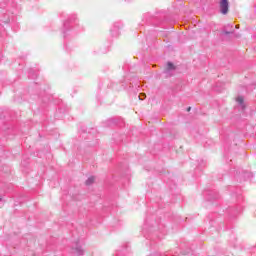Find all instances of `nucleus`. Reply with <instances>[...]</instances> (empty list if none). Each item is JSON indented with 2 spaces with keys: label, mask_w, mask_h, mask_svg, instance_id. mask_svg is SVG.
Instances as JSON below:
<instances>
[{
  "label": "nucleus",
  "mask_w": 256,
  "mask_h": 256,
  "mask_svg": "<svg viewBox=\"0 0 256 256\" xmlns=\"http://www.w3.org/2000/svg\"><path fill=\"white\" fill-rule=\"evenodd\" d=\"M219 8L222 15H227L229 13V0H220Z\"/></svg>",
  "instance_id": "nucleus-1"
},
{
  "label": "nucleus",
  "mask_w": 256,
  "mask_h": 256,
  "mask_svg": "<svg viewBox=\"0 0 256 256\" xmlns=\"http://www.w3.org/2000/svg\"><path fill=\"white\" fill-rule=\"evenodd\" d=\"M173 71H175V65L172 62H168L167 68L164 71L166 77H171V75H173Z\"/></svg>",
  "instance_id": "nucleus-2"
},
{
  "label": "nucleus",
  "mask_w": 256,
  "mask_h": 256,
  "mask_svg": "<svg viewBox=\"0 0 256 256\" xmlns=\"http://www.w3.org/2000/svg\"><path fill=\"white\" fill-rule=\"evenodd\" d=\"M73 249H74V253H76V255L78 256H83L85 253V251L83 250V247H81L79 243H76Z\"/></svg>",
  "instance_id": "nucleus-3"
},
{
  "label": "nucleus",
  "mask_w": 256,
  "mask_h": 256,
  "mask_svg": "<svg viewBox=\"0 0 256 256\" xmlns=\"http://www.w3.org/2000/svg\"><path fill=\"white\" fill-rule=\"evenodd\" d=\"M236 101H237L238 105H240L241 109H245V101L243 99V96H238L236 98Z\"/></svg>",
  "instance_id": "nucleus-4"
},
{
  "label": "nucleus",
  "mask_w": 256,
  "mask_h": 256,
  "mask_svg": "<svg viewBox=\"0 0 256 256\" xmlns=\"http://www.w3.org/2000/svg\"><path fill=\"white\" fill-rule=\"evenodd\" d=\"M86 185H93L95 183V177L91 176L86 180Z\"/></svg>",
  "instance_id": "nucleus-5"
},
{
  "label": "nucleus",
  "mask_w": 256,
  "mask_h": 256,
  "mask_svg": "<svg viewBox=\"0 0 256 256\" xmlns=\"http://www.w3.org/2000/svg\"><path fill=\"white\" fill-rule=\"evenodd\" d=\"M140 101H143V99H145V97H147V95L145 93H141L139 96Z\"/></svg>",
  "instance_id": "nucleus-6"
},
{
  "label": "nucleus",
  "mask_w": 256,
  "mask_h": 256,
  "mask_svg": "<svg viewBox=\"0 0 256 256\" xmlns=\"http://www.w3.org/2000/svg\"><path fill=\"white\" fill-rule=\"evenodd\" d=\"M233 33H235V31H227V30H224V34H225V35H231V34H233Z\"/></svg>",
  "instance_id": "nucleus-7"
},
{
  "label": "nucleus",
  "mask_w": 256,
  "mask_h": 256,
  "mask_svg": "<svg viewBox=\"0 0 256 256\" xmlns=\"http://www.w3.org/2000/svg\"><path fill=\"white\" fill-rule=\"evenodd\" d=\"M225 29H233V25L228 24L227 26H225Z\"/></svg>",
  "instance_id": "nucleus-8"
},
{
  "label": "nucleus",
  "mask_w": 256,
  "mask_h": 256,
  "mask_svg": "<svg viewBox=\"0 0 256 256\" xmlns=\"http://www.w3.org/2000/svg\"><path fill=\"white\" fill-rule=\"evenodd\" d=\"M67 25H69V22L64 23V27H67Z\"/></svg>",
  "instance_id": "nucleus-9"
},
{
  "label": "nucleus",
  "mask_w": 256,
  "mask_h": 256,
  "mask_svg": "<svg viewBox=\"0 0 256 256\" xmlns=\"http://www.w3.org/2000/svg\"><path fill=\"white\" fill-rule=\"evenodd\" d=\"M235 29H239V25H236V26H235Z\"/></svg>",
  "instance_id": "nucleus-10"
},
{
  "label": "nucleus",
  "mask_w": 256,
  "mask_h": 256,
  "mask_svg": "<svg viewBox=\"0 0 256 256\" xmlns=\"http://www.w3.org/2000/svg\"><path fill=\"white\" fill-rule=\"evenodd\" d=\"M187 111H191V107H188Z\"/></svg>",
  "instance_id": "nucleus-11"
},
{
  "label": "nucleus",
  "mask_w": 256,
  "mask_h": 256,
  "mask_svg": "<svg viewBox=\"0 0 256 256\" xmlns=\"http://www.w3.org/2000/svg\"><path fill=\"white\" fill-rule=\"evenodd\" d=\"M249 177H253V174H249Z\"/></svg>",
  "instance_id": "nucleus-12"
},
{
  "label": "nucleus",
  "mask_w": 256,
  "mask_h": 256,
  "mask_svg": "<svg viewBox=\"0 0 256 256\" xmlns=\"http://www.w3.org/2000/svg\"><path fill=\"white\" fill-rule=\"evenodd\" d=\"M115 36H117L118 35V33H116V34H114Z\"/></svg>",
  "instance_id": "nucleus-13"
}]
</instances>
